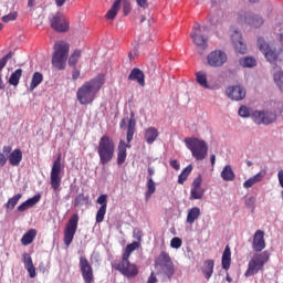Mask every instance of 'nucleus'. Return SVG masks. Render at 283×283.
<instances>
[{
    "label": "nucleus",
    "instance_id": "2",
    "mask_svg": "<svg viewBox=\"0 0 283 283\" xmlns=\"http://www.w3.org/2000/svg\"><path fill=\"white\" fill-rule=\"evenodd\" d=\"M136 132V115L130 113V118L128 120L126 140L120 139L117 147V165H125V160H127V149H132V143L134 140V134Z\"/></svg>",
    "mask_w": 283,
    "mask_h": 283
},
{
    "label": "nucleus",
    "instance_id": "48",
    "mask_svg": "<svg viewBox=\"0 0 283 283\" xmlns=\"http://www.w3.org/2000/svg\"><path fill=\"white\" fill-rule=\"evenodd\" d=\"M202 188V176H198L195 178L192 181V187L191 189H201Z\"/></svg>",
    "mask_w": 283,
    "mask_h": 283
},
{
    "label": "nucleus",
    "instance_id": "37",
    "mask_svg": "<svg viewBox=\"0 0 283 283\" xmlns=\"http://www.w3.org/2000/svg\"><path fill=\"white\" fill-rule=\"evenodd\" d=\"M83 205H90V196L80 193L75 197L74 207H83Z\"/></svg>",
    "mask_w": 283,
    "mask_h": 283
},
{
    "label": "nucleus",
    "instance_id": "34",
    "mask_svg": "<svg viewBox=\"0 0 283 283\" xmlns=\"http://www.w3.org/2000/svg\"><path fill=\"white\" fill-rule=\"evenodd\" d=\"M191 171H193V166L188 165L178 176V184L185 185V181L189 178Z\"/></svg>",
    "mask_w": 283,
    "mask_h": 283
},
{
    "label": "nucleus",
    "instance_id": "7",
    "mask_svg": "<svg viewBox=\"0 0 283 283\" xmlns=\"http://www.w3.org/2000/svg\"><path fill=\"white\" fill-rule=\"evenodd\" d=\"M269 260H271V253H269V251L255 253L248 264V270L245 271L244 276L251 277L260 273V271H263L264 264H266Z\"/></svg>",
    "mask_w": 283,
    "mask_h": 283
},
{
    "label": "nucleus",
    "instance_id": "26",
    "mask_svg": "<svg viewBox=\"0 0 283 283\" xmlns=\"http://www.w3.org/2000/svg\"><path fill=\"white\" fill-rule=\"evenodd\" d=\"M221 264L224 271H229V269H231V248L229 245L224 248V251L221 258Z\"/></svg>",
    "mask_w": 283,
    "mask_h": 283
},
{
    "label": "nucleus",
    "instance_id": "58",
    "mask_svg": "<svg viewBox=\"0 0 283 283\" xmlns=\"http://www.w3.org/2000/svg\"><path fill=\"white\" fill-rule=\"evenodd\" d=\"M8 163V158H6V155L3 153H0V167H3Z\"/></svg>",
    "mask_w": 283,
    "mask_h": 283
},
{
    "label": "nucleus",
    "instance_id": "21",
    "mask_svg": "<svg viewBox=\"0 0 283 283\" xmlns=\"http://www.w3.org/2000/svg\"><path fill=\"white\" fill-rule=\"evenodd\" d=\"M22 262L30 277H36V269L34 268V263L32 262V256H30L28 252H24L22 254Z\"/></svg>",
    "mask_w": 283,
    "mask_h": 283
},
{
    "label": "nucleus",
    "instance_id": "22",
    "mask_svg": "<svg viewBox=\"0 0 283 283\" xmlns=\"http://www.w3.org/2000/svg\"><path fill=\"white\" fill-rule=\"evenodd\" d=\"M128 81H136L140 87H145V73L140 69L135 67L130 71Z\"/></svg>",
    "mask_w": 283,
    "mask_h": 283
},
{
    "label": "nucleus",
    "instance_id": "49",
    "mask_svg": "<svg viewBox=\"0 0 283 283\" xmlns=\"http://www.w3.org/2000/svg\"><path fill=\"white\" fill-rule=\"evenodd\" d=\"M164 268L166 269L165 270V274L168 276V277H171L174 275V262L171 263H168L167 265H164Z\"/></svg>",
    "mask_w": 283,
    "mask_h": 283
},
{
    "label": "nucleus",
    "instance_id": "25",
    "mask_svg": "<svg viewBox=\"0 0 283 283\" xmlns=\"http://www.w3.org/2000/svg\"><path fill=\"white\" fill-rule=\"evenodd\" d=\"M216 266V262L211 259L206 260L203 262V266L201 268V272L203 273L206 280H211V275H213V268Z\"/></svg>",
    "mask_w": 283,
    "mask_h": 283
},
{
    "label": "nucleus",
    "instance_id": "4",
    "mask_svg": "<svg viewBox=\"0 0 283 283\" xmlns=\"http://www.w3.org/2000/svg\"><path fill=\"white\" fill-rule=\"evenodd\" d=\"M97 154L99 156L101 165H107L114 160V154H116V144L109 135H103L99 138L97 145Z\"/></svg>",
    "mask_w": 283,
    "mask_h": 283
},
{
    "label": "nucleus",
    "instance_id": "28",
    "mask_svg": "<svg viewBox=\"0 0 283 283\" xmlns=\"http://www.w3.org/2000/svg\"><path fill=\"white\" fill-rule=\"evenodd\" d=\"M221 178L224 180V182H233V180H235V172H233L231 165L223 167L221 171Z\"/></svg>",
    "mask_w": 283,
    "mask_h": 283
},
{
    "label": "nucleus",
    "instance_id": "45",
    "mask_svg": "<svg viewBox=\"0 0 283 283\" xmlns=\"http://www.w3.org/2000/svg\"><path fill=\"white\" fill-rule=\"evenodd\" d=\"M143 230L138 229V228H135L133 230V238L135 240H137L138 244H140V242H143Z\"/></svg>",
    "mask_w": 283,
    "mask_h": 283
},
{
    "label": "nucleus",
    "instance_id": "33",
    "mask_svg": "<svg viewBox=\"0 0 283 283\" xmlns=\"http://www.w3.org/2000/svg\"><path fill=\"white\" fill-rule=\"evenodd\" d=\"M21 76H23V70H15L9 78V84L13 85V87H17V85H19V81H21Z\"/></svg>",
    "mask_w": 283,
    "mask_h": 283
},
{
    "label": "nucleus",
    "instance_id": "16",
    "mask_svg": "<svg viewBox=\"0 0 283 283\" xmlns=\"http://www.w3.org/2000/svg\"><path fill=\"white\" fill-rule=\"evenodd\" d=\"M113 268L115 269V271H119V273L124 275V277L132 279L138 275V266H136V264L130 262L115 263Z\"/></svg>",
    "mask_w": 283,
    "mask_h": 283
},
{
    "label": "nucleus",
    "instance_id": "23",
    "mask_svg": "<svg viewBox=\"0 0 283 283\" xmlns=\"http://www.w3.org/2000/svg\"><path fill=\"white\" fill-rule=\"evenodd\" d=\"M22 160H23V151H21V149L19 148L14 149L9 155V165H11V167H19Z\"/></svg>",
    "mask_w": 283,
    "mask_h": 283
},
{
    "label": "nucleus",
    "instance_id": "41",
    "mask_svg": "<svg viewBox=\"0 0 283 283\" xmlns=\"http://www.w3.org/2000/svg\"><path fill=\"white\" fill-rule=\"evenodd\" d=\"M239 63L242 67H255V65H258V61L253 57H242Z\"/></svg>",
    "mask_w": 283,
    "mask_h": 283
},
{
    "label": "nucleus",
    "instance_id": "55",
    "mask_svg": "<svg viewBox=\"0 0 283 283\" xmlns=\"http://www.w3.org/2000/svg\"><path fill=\"white\" fill-rule=\"evenodd\" d=\"M28 209H31L30 206L28 205V201L22 202L18 207V211H20V213H23V211H28Z\"/></svg>",
    "mask_w": 283,
    "mask_h": 283
},
{
    "label": "nucleus",
    "instance_id": "31",
    "mask_svg": "<svg viewBox=\"0 0 283 283\" xmlns=\"http://www.w3.org/2000/svg\"><path fill=\"white\" fill-rule=\"evenodd\" d=\"M34 238H36V230L31 229L23 234L21 243L23 247H28V244H32V242H34Z\"/></svg>",
    "mask_w": 283,
    "mask_h": 283
},
{
    "label": "nucleus",
    "instance_id": "61",
    "mask_svg": "<svg viewBox=\"0 0 283 283\" xmlns=\"http://www.w3.org/2000/svg\"><path fill=\"white\" fill-rule=\"evenodd\" d=\"M280 186L283 188V170H280L277 174Z\"/></svg>",
    "mask_w": 283,
    "mask_h": 283
},
{
    "label": "nucleus",
    "instance_id": "27",
    "mask_svg": "<svg viewBox=\"0 0 283 283\" xmlns=\"http://www.w3.org/2000/svg\"><path fill=\"white\" fill-rule=\"evenodd\" d=\"M144 138L147 145H154V143H156V139L158 138V129L156 127H149L145 130Z\"/></svg>",
    "mask_w": 283,
    "mask_h": 283
},
{
    "label": "nucleus",
    "instance_id": "53",
    "mask_svg": "<svg viewBox=\"0 0 283 283\" xmlns=\"http://www.w3.org/2000/svg\"><path fill=\"white\" fill-rule=\"evenodd\" d=\"M136 3L139 8H143V10H147V8H149V2H147V0H136Z\"/></svg>",
    "mask_w": 283,
    "mask_h": 283
},
{
    "label": "nucleus",
    "instance_id": "35",
    "mask_svg": "<svg viewBox=\"0 0 283 283\" xmlns=\"http://www.w3.org/2000/svg\"><path fill=\"white\" fill-rule=\"evenodd\" d=\"M196 81L201 87H205L206 90H209V83L207 82V73L200 72V71L197 72L196 73Z\"/></svg>",
    "mask_w": 283,
    "mask_h": 283
},
{
    "label": "nucleus",
    "instance_id": "59",
    "mask_svg": "<svg viewBox=\"0 0 283 283\" xmlns=\"http://www.w3.org/2000/svg\"><path fill=\"white\" fill-rule=\"evenodd\" d=\"M158 279L156 277V274H154V272L150 274V276L148 277L147 283H157Z\"/></svg>",
    "mask_w": 283,
    "mask_h": 283
},
{
    "label": "nucleus",
    "instance_id": "46",
    "mask_svg": "<svg viewBox=\"0 0 283 283\" xmlns=\"http://www.w3.org/2000/svg\"><path fill=\"white\" fill-rule=\"evenodd\" d=\"M38 202H41V195H39V193L27 200V203L30 208L38 205Z\"/></svg>",
    "mask_w": 283,
    "mask_h": 283
},
{
    "label": "nucleus",
    "instance_id": "14",
    "mask_svg": "<svg viewBox=\"0 0 283 283\" xmlns=\"http://www.w3.org/2000/svg\"><path fill=\"white\" fill-rule=\"evenodd\" d=\"M78 229V214H73L64 230V244L65 247H70L74 240V235H76V230Z\"/></svg>",
    "mask_w": 283,
    "mask_h": 283
},
{
    "label": "nucleus",
    "instance_id": "5",
    "mask_svg": "<svg viewBox=\"0 0 283 283\" xmlns=\"http://www.w3.org/2000/svg\"><path fill=\"white\" fill-rule=\"evenodd\" d=\"M53 55L51 63L55 70H65L67 65V57L70 56V43L65 41H57L53 46Z\"/></svg>",
    "mask_w": 283,
    "mask_h": 283
},
{
    "label": "nucleus",
    "instance_id": "47",
    "mask_svg": "<svg viewBox=\"0 0 283 283\" xmlns=\"http://www.w3.org/2000/svg\"><path fill=\"white\" fill-rule=\"evenodd\" d=\"M171 249H180L182 247V239L175 237L170 241Z\"/></svg>",
    "mask_w": 283,
    "mask_h": 283
},
{
    "label": "nucleus",
    "instance_id": "62",
    "mask_svg": "<svg viewBox=\"0 0 283 283\" xmlns=\"http://www.w3.org/2000/svg\"><path fill=\"white\" fill-rule=\"evenodd\" d=\"M36 0H28V8H34Z\"/></svg>",
    "mask_w": 283,
    "mask_h": 283
},
{
    "label": "nucleus",
    "instance_id": "29",
    "mask_svg": "<svg viewBox=\"0 0 283 283\" xmlns=\"http://www.w3.org/2000/svg\"><path fill=\"white\" fill-rule=\"evenodd\" d=\"M120 3H123V0H115L111 9L106 13V19L109 21H114L116 19V14H118V10H120Z\"/></svg>",
    "mask_w": 283,
    "mask_h": 283
},
{
    "label": "nucleus",
    "instance_id": "52",
    "mask_svg": "<svg viewBox=\"0 0 283 283\" xmlns=\"http://www.w3.org/2000/svg\"><path fill=\"white\" fill-rule=\"evenodd\" d=\"M10 59H12V51H10L2 59H0V63L6 67V65L8 64V61H10Z\"/></svg>",
    "mask_w": 283,
    "mask_h": 283
},
{
    "label": "nucleus",
    "instance_id": "60",
    "mask_svg": "<svg viewBox=\"0 0 283 283\" xmlns=\"http://www.w3.org/2000/svg\"><path fill=\"white\" fill-rule=\"evenodd\" d=\"M67 0H55L56 8H63Z\"/></svg>",
    "mask_w": 283,
    "mask_h": 283
},
{
    "label": "nucleus",
    "instance_id": "19",
    "mask_svg": "<svg viewBox=\"0 0 283 283\" xmlns=\"http://www.w3.org/2000/svg\"><path fill=\"white\" fill-rule=\"evenodd\" d=\"M97 205H101V207L98 208L97 212H96V222L97 224H101V222H103V220H105V214L107 213V195H101L97 200H96Z\"/></svg>",
    "mask_w": 283,
    "mask_h": 283
},
{
    "label": "nucleus",
    "instance_id": "13",
    "mask_svg": "<svg viewBox=\"0 0 283 283\" xmlns=\"http://www.w3.org/2000/svg\"><path fill=\"white\" fill-rule=\"evenodd\" d=\"M251 117L256 125H271L277 119V115L273 111H254Z\"/></svg>",
    "mask_w": 283,
    "mask_h": 283
},
{
    "label": "nucleus",
    "instance_id": "56",
    "mask_svg": "<svg viewBox=\"0 0 283 283\" xmlns=\"http://www.w3.org/2000/svg\"><path fill=\"white\" fill-rule=\"evenodd\" d=\"M170 167H172V169H176V171L180 170V164H178V160L176 159L170 160Z\"/></svg>",
    "mask_w": 283,
    "mask_h": 283
},
{
    "label": "nucleus",
    "instance_id": "39",
    "mask_svg": "<svg viewBox=\"0 0 283 283\" xmlns=\"http://www.w3.org/2000/svg\"><path fill=\"white\" fill-rule=\"evenodd\" d=\"M21 198H22L21 193L14 195L4 205L6 209H9L10 211H12V209H14V207H17V205H19V200H21Z\"/></svg>",
    "mask_w": 283,
    "mask_h": 283
},
{
    "label": "nucleus",
    "instance_id": "51",
    "mask_svg": "<svg viewBox=\"0 0 283 283\" xmlns=\"http://www.w3.org/2000/svg\"><path fill=\"white\" fill-rule=\"evenodd\" d=\"M132 255V253L127 252V250L124 251L122 260L116 262L115 264H125L127 262H129V256Z\"/></svg>",
    "mask_w": 283,
    "mask_h": 283
},
{
    "label": "nucleus",
    "instance_id": "63",
    "mask_svg": "<svg viewBox=\"0 0 283 283\" xmlns=\"http://www.w3.org/2000/svg\"><path fill=\"white\" fill-rule=\"evenodd\" d=\"M3 151H4V154H10V151H12V147H10V146H4V147H3Z\"/></svg>",
    "mask_w": 283,
    "mask_h": 283
},
{
    "label": "nucleus",
    "instance_id": "40",
    "mask_svg": "<svg viewBox=\"0 0 283 283\" xmlns=\"http://www.w3.org/2000/svg\"><path fill=\"white\" fill-rule=\"evenodd\" d=\"M147 191H146V198H151L154 193H156V182H154L153 177L147 178Z\"/></svg>",
    "mask_w": 283,
    "mask_h": 283
},
{
    "label": "nucleus",
    "instance_id": "17",
    "mask_svg": "<svg viewBox=\"0 0 283 283\" xmlns=\"http://www.w3.org/2000/svg\"><path fill=\"white\" fill-rule=\"evenodd\" d=\"M226 94L231 101H244L247 98V90L242 85L229 86Z\"/></svg>",
    "mask_w": 283,
    "mask_h": 283
},
{
    "label": "nucleus",
    "instance_id": "42",
    "mask_svg": "<svg viewBox=\"0 0 283 283\" xmlns=\"http://www.w3.org/2000/svg\"><path fill=\"white\" fill-rule=\"evenodd\" d=\"M159 266H167V264H171V256L167 254V252H161L158 258Z\"/></svg>",
    "mask_w": 283,
    "mask_h": 283
},
{
    "label": "nucleus",
    "instance_id": "30",
    "mask_svg": "<svg viewBox=\"0 0 283 283\" xmlns=\"http://www.w3.org/2000/svg\"><path fill=\"white\" fill-rule=\"evenodd\" d=\"M199 218H200V208L193 207L188 211L186 221L188 224H193L196 220H198Z\"/></svg>",
    "mask_w": 283,
    "mask_h": 283
},
{
    "label": "nucleus",
    "instance_id": "1",
    "mask_svg": "<svg viewBox=\"0 0 283 283\" xmlns=\"http://www.w3.org/2000/svg\"><path fill=\"white\" fill-rule=\"evenodd\" d=\"M103 85H105V74H98L78 87L76 98L80 105H92Z\"/></svg>",
    "mask_w": 283,
    "mask_h": 283
},
{
    "label": "nucleus",
    "instance_id": "24",
    "mask_svg": "<svg viewBox=\"0 0 283 283\" xmlns=\"http://www.w3.org/2000/svg\"><path fill=\"white\" fill-rule=\"evenodd\" d=\"M264 176H266V171L261 170L260 172L254 175L252 178H249L243 182L244 189H251V187H253V185H256V182H262V179L264 178Z\"/></svg>",
    "mask_w": 283,
    "mask_h": 283
},
{
    "label": "nucleus",
    "instance_id": "50",
    "mask_svg": "<svg viewBox=\"0 0 283 283\" xmlns=\"http://www.w3.org/2000/svg\"><path fill=\"white\" fill-rule=\"evenodd\" d=\"M138 247H140V243L134 241L133 243L126 245L125 251L128 253H134V251H136V249H138Z\"/></svg>",
    "mask_w": 283,
    "mask_h": 283
},
{
    "label": "nucleus",
    "instance_id": "15",
    "mask_svg": "<svg viewBox=\"0 0 283 283\" xmlns=\"http://www.w3.org/2000/svg\"><path fill=\"white\" fill-rule=\"evenodd\" d=\"M228 60L229 57L227 56V53L222 50L211 51L207 55V63L210 67H222Z\"/></svg>",
    "mask_w": 283,
    "mask_h": 283
},
{
    "label": "nucleus",
    "instance_id": "12",
    "mask_svg": "<svg viewBox=\"0 0 283 283\" xmlns=\"http://www.w3.org/2000/svg\"><path fill=\"white\" fill-rule=\"evenodd\" d=\"M80 273L82 275V279L84 283H94V268H92V263H90V260H87V256L82 255L80 256Z\"/></svg>",
    "mask_w": 283,
    "mask_h": 283
},
{
    "label": "nucleus",
    "instance_id": "36",
    "mask_svg": "<svg viewBox=\"0 0 283 283\" xmlns=\"http://www.w3.org/2000/svg\"><path fill=\"white\" fill-rule=\"evenodd\" d=\"M82 51L81 49H76L71 56L69 57V65L71 67H76V64L78 63V59H81Z\"/></svg>",
    "mask_w": 283,
    "mask_h": 283
},
{
    "label": "nucleus",
    "instance_id": "10",
    "mask_svg": "<svg viewBox=\"0 0 283 283\" xmlns=\"http://www.w3.org/2000/svg\"><path fill=\"white\" fill-rule=\"evenodd\" d=\"M50 27L55 32L65 33L70 30V20L62 12H56L49 18Z\"/></svg>",
    "mask_w": 283,
    "mask_h": 283
},
{
    "label": "nucleus",
    "instance_id": "3",
    "mask_svg": "<svg viewBox=\"0 0 283 283\" xmlns=\"http://www.w3.org/2000/svg\"><path fill=\"white\" fill-rule=\"evenodd\" d=\"M256 45L266 59L268 63L275 70L283 59V49L281 46L270 45L264 38H259Z\"/></svg>",
    "mask_w": 283,
    "mask_h": 283
},
{
    "label": "nucleus",
    "instance_id": "44",
    "mask_svg": "<svg viewBox=\"0 0 283 283\" xmlns=\"http://www.w3.org/2000/svg\"><path fill=\"white\" fill-rule=\"evenodd\" d=\"M239 116H241L242 118H249V116H251V111L249 109V107L242 105L239 108Z\"/></svg>",
    "mask_w": 283,
    "mask_h": 283
},
{
    "label": "nucleus",
    "instance_id": "18",
    "mask_svg": "<svg viewBox=\"0 0 283 283\" xmlns=\"http://www.w3.org/2000/svg\"><path fill=\"white\" fill-rule=\"evenodd\" d=\"M252 249L256 253H262L266 249V241L264 240V231L256 230L253 235Z\"/></svg>",
    "mask_w": 283,
    "mask_h": 283
},
{
    "label": "nucleus",
    "instance_id": "64",
    "mask_svg": "<svg viewBox=\"0 0 283 283\" xmlns=\"http://www.w3.org/2000/svg\"><path fill=\"white\" fill-rule=\"evenodd\" d=\"M210 163H211L212 167H213V165H216V155L210 156Z\"/></svg>",
    "mask_w": 283,
    "mask_h": 283
},
{
    "label": "nucleus",
    "instance_id": "11",
    "mask_svg": "<svg viewBox=\"0 0 283 283\" xmlns=\"http://www.w3.org/2000/svg\"><path fill=\"white\" fill-rule=\"evenodd\" d=\"M51 188L53 189L54 193L59 196L61 193V155L53 161V166L51 169Z\"/></svg>",
    "mask_w": 283,
    "mask_h": 283
},
{
    "label": "nucleus",
    "instance_id": "8",
    "mask_svg": "<svg viewBox=\"0 0 283 283\" xmlns=\"http://www.w3.org/2000/svg\"><path fill=\"white\" fill-rule=\"evenodd\" d=\"M206 28L199 23H195L190 32V39L195 43L198 54H205V50L209 48V35L205 34Z\"/></svg>",
    "mask_w": 283,
    "mask_h": 283
},
{
    "label": "nucleus",
    "instance_id": "32",
    "mask_svg": "<svg viewBox=\"0 0 283 283\" xmlns=\"http://www.w3.org/2000/svg\"><path fill=\"white\" fill-rule=\"evenodd\" d=\"M43 83V74L41 72H35L32 76L31 84H30V91L34 92L39 85Z\"/></svg>",
    "mask_w": 283,
    "mask_h": 283
},
{
    "label": "nucleus",
    "instance_id": "43",
    "mask_svg": "<svg viewBox=\"0 0 283 283\" xmlns=\"http://www.w3.org/2000/svg\"><path fill=\"white\" fill-rule=\"evenodd\" d=\"M18 18H19V12L13 11L11 13H8V14L3 15L1 18V21L3 23H10V21H17Z\"/></svg>",
    "mask_w": 283,
    "mask_h": 283
},
{
    "label": "nucleus",
    "instance_id": "57",
    "mask_svg": "<svg viewBox=\"0 0 283 283\" xmlns=\"http://www.w3.org/2000/svg\"><path fill=\"white\" fill-rule=\"evenodd\" d=\"M245 205L247 207H254L255 205V198L254 197H250L245 200Z\"/></svg>",
    "mask_w": 283,
    "mask_h": 283
},
{
    "label": "nucleus",
    "instance_id": "54",
    "mask_svg": "<svg viewBox=\"0 0 283 283\" xmlns=\"http://www.w3.org/2000/svg\"><path fill=\"white\" fill-rule=\"evenodd\" d=\"M80 76H81V71L76 69V66H73V72H72L73 81H78Z\"/></svg>",
    "mask_w": 283,
    "mask_h": 283
},
{
    "label": "nucleus",
    "instance_id": "6",
    "mask_svg": "<svg viewBox=\"0 0 283 283\" xmlns=\"http://www.w3.org/2000/svg\"><path fill=\"white\" fill-rule=\"evenodd\" d=\"M184 143L196 160H205L207 158V154L209 153L207 142L196 137H187Z\"/></svg>",
    "mask_w": 283,
    "mask_h": 283
},
{
    "label": "nucleus",
    "instance_id": "20",
    "mask_svg": "<svg viewBox=\"0 0 283 283\" xmlns=\"http://www.w3.org/2000/svg\"><path fill=\"white\" fill-rule=\"evenodd\" d=\"M231 41L234 45L235 52H238L239 54H247V44L242 42V33H240L239 31H234L231 35Z\"/></svg>",
    "mask_w": 283,
    "mask_h": 283
},
{
    "label": "nucleus",
    "instance_id": "38",
    "mask_svg": "<svg viewBox=\"0 0 283 283\" xmlns=\"http://www.w3.org/2000/svg\"><path fill=\"white\" fill-rule=\"evenodd\" d=\"M203 196H205L203 188H191L190 200H202Z\"/></svg>",
    "mask_w": 283,
    "mask_h": 283
},
{
    "label": "nucleus",
    "instance_id": "9",
    "mask_svg": "<svg viewBox=\"0 0 283 283\" xmlns=\"http://www.w3.org/2000/svg\"><path fill=\"white\" fill-rule=\"evenodd\" d=\"M238 23L241 25H249L250 28H262L264 25V18L261 14L253 12H241L238 13Z\"/></svg>",
    "mask_w": 283,
    "mask_h": 283
}]
</instances>
